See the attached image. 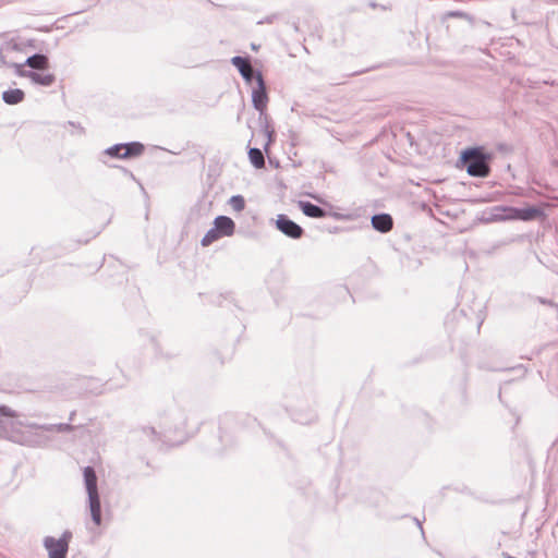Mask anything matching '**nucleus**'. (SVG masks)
Masks as SVG:
<instances>
[{
  "label": "nucleus",
  "instance_id": "1",
  "mask_svg": "<svg viewBox=\"0 0 558 558\" xmlns=\"http://www.w3.org/2000/svg\"><path fill=\"white\" fill-rule=\"evenodd\" d=\"M38 424L21 420V415L7 405H0V438L25 446H43L48 438L38 432Z\"/></svg>",
  "mask_w": 558,
  "mask_h": 558
},
{
  "label": "nucleus",
  "instance_id": "2",
  "mask_svg": "<svg viewBox=\"0 0 558 558\" xmlns=\"http://www.w3.org/2000/svg\"><path fill=\"white\" fill-rule=\"evenodd\" d=\"M14 51H16L14 46H10V45L7 46L2 50V59L4 60V62H8L9 64L14 65V72L17 76L26 77L33 84L40 85V86H51L54 83L56 77L51 73H39V72L32 71V70L21 69L20 61L13 60L10 56Z\"/></svg>",
  "mask_w": 558,
  "mask_h": 558
},
{
  "label": "nucleus",
  "instance_id": "3",
  "mask_svg": "<svg viewBox=\"0 0 558 558\" xmlns=\"http://www.w3.org/2000/svg\"><path fill=\"white\" fill-rule=\"evenodd\" d=\"M84 482L88 495V507L92 520L96 525L101 523L100 499L97 488V476L92 466L84 469Z\"/></svg>",
  "mask_w": 558,
  "mask_h": 558
},
{
  "label": "nucleus",
  "instance_id": "4",
  "mask_svg": "<svg viewBox=\"0 0 558 558\" xmlns=\"http://www.w3.org/2000/svg\"><path fill=\"white\" fill-rule=\"evenodd\" d=\"M461 160L466 167V172L472 177L484 178L489 173V166L487 163V157L478 149L472 148L465 150Z\"/></svg>",
  "mask_w": 558,
  "mask_h": 558
},
{
  "label": "nucleus",
  "instance_id": "5",
  "mask_svg": "<svg viewBox=\"0 0 558 558\" xmlns=\"http://www.w3.org/2000/svg\"><path fill=\"white\" fill-rule=\"evenodd\" d=\"M71 537L72 534L69 531H65L58 539L52 536L45 537L44 546L48 551L49 558H65Z\"/></svg>",
  "mask_w": 558,
  "mask_h": 558
},
{
  "label": "nucleus",
  "instance_id": "6",
  "mask_svg": "<svg viewBox=\"0 0 558 558\" xmlns=\"http://www.w3.org/2000/svg\"><path fill=\"white\" fill-rule=\"evenodd\" d=\"M257 87L252 92V102L254 108L263 113L266 110L268 97L266 93L265 83L260 72L256 74Z\"/></svg>",
  "mask_w": 558,
  "mask_h": 558
},
{
  "label": "nucleus",
  "instance_id": "7",
  "mask_svg": "<svg viewBox=\"0 0 558 558\" xmlns=\"http://www.w3.org/2000/svg\"><path fill=\"white\" fill-rule=\"evenodd\" d=\"M276 226L283 234L292 239H300L303 234V229L286 215L278 216Z\"/></svg>",
  "mask_w": 558,
  "mask_h": 558
},
{
  "label": "nucleus",
  "instance_id": "8",
  "mask_svg": "<svg viewBox=\"0 0 558 558\" xmlns=\"http://www.w3.org/2000/svg\"><path fill=\"white\" fill-rule=\"evenodd\" d=\"M214 227L221 234V236H231L235 231L234 221L227 216H218L214 220Z\"/></svg>",
  "mask_w": 558,
  "mask_h": 558
},
{
  "label": "nucleus",
  "instance_id": "9",
  "mask_svg": "<svg viewBox=\"0 0 558 558\" xmlns=\"http://www.w3.org/2000/svg\"><path fill=\"white\" fill-rule=\"evenodd\" d=\"M231 63L239 70L245 81L251 82L253 80L254 71L247 59L236 56L231 59Z\"/></svg>",
  "mask_w": 558,
  "mask_h": 558
},
{
  "label": "nucleus",
  "instance_id": "10",
  "mask_svg": "<svg viewBox=\"0 0 558 558\" xmlns=\"http://www.w3.org/2000/svg\"><path fill=\"white\" fill-rule=\"evenodd\" d=\"M160 432H159V435H158V439H161V437L163 438V441L165 442H168V444H171V445H174L177 442H181L182 440H175L174 438L171 437V428L167 425H160ZM143 432L145 434H147V436L151 439V440H155L157 439V432L154 427H147V428H144Z\"/></svg>",
  "mask_w": 558,
  "mask_h": 558
},
{
  "label": "nucleus",
  "instance_id": "11",
  "mask_svg": "<svg viewBox=\"0 0 558 558\" xmlns=\"http://www.w3.org/2000/svg\"><path fill=\"white\" fill-rule=\"evenodd\" d=\"M21 69H24L26 65L35 69V70H45L48 68V58L45 54L36 53L31 57L24 59V61H20Z\"/></svg>",
  "mask_w": 558,
  "mask_h": 558
},
{
  "label": "nucleus",
  "instance_id": "12",
  "mask_svg": "<svg viewBox=\"0 0 558 558\" xmlns=\"http://www.w3.org/2000/svg\"><path fill=\"white\" fill-rule=\"evenodd\" d=\"M372 226L379 232H388L392 228V218L388 214H379L372 217Z\"/></svg>",
  "mask_w": 558,
  "mask_h": 558
},
{
  "label": "nucleus",
  "instance_id": "13",
  "mask_svg": "<svg viewBox=\"0 0 558 558\" xmlns=\"http://www.w3.org/2000/svg\"><path fill=\"white\" fill-rule=\"evenodd\" d=\"M513 213L517 215V220L522 221H531L543 216V210L535 206L518 208V210H513Z\"/></svg>",
  "mask_w": 558,
  "mask_h": 558
},
{
  "label": "nucleus",
  "instance_id": "14",
  "mask_svg": "<svg viewBox=\"0 0 558 558\" xmlns=\"http://www.w3.org/2000/svg\"><path fill=\"white\" fill-rule=\"evenodd\" d=\"M299 207L305 216L311 218H323L326 216V211L323 208L310 202L300 201Z\"/></svg>",
  "mask_w": 558,
  "mask_h": 558
},
{
  "label": "nucleus",
  "instance_id": "15",
  "mask_svg": "<svg viewBox=\"0 0 558 558\" xmlns=\"http://www.w3.org/2000/svg\"><path fill=\"white\" fill-rule=\"evenodd\" d=\"M38 432L45 435L48 439L49 437L46 435V433H64V432H71L73 429V426L68 423H60V424H45V425H37Z\"/></svg>",
  "mask_w": 558,
  "mask_h": 558
},
{
  "label": "nucleus",
  "instance_id": "16",
  "mask_svg": "<svg viewBox=\"0 0 558 558\" xmlns=\"http://www.w3.org/2000/svg\"><path fill=\"white\" fill-rule=\"evenodd\" d=\"M24 92L20 88L8 89L2 93V99L8 105H17L24 99Z\"/></svg>",
  "mask_w": 558,
  "mask_h": 558
},
{
  "label": "nucleus",
  "instance_id": "17",
  "mask_svg": "<svg viewBox=\"0 0 558 558\" xmlns=\"http://www.w3.org/2000/svg\"><path fill=\"white\" fill-rule=\"evenodd\" d=\"M14 46L15 50L14 52H12L10 56L13 60H19V61H24V58L22 56L23 53V49L15 43H12V41H8L5 44H3L1 47H0V62L2 63V65L7 66V68H12L14 69V65L12 64H9L8 62H4V60L2 59V50L7 47V46Z\"/></svg>",
  "mask_w": 558,
  "mask_h": 558
},
{
  "label": "nucleus",
  "instance_id": "18",
  "mask_svg": "<svg viewBox=\"0 0 558 558\" xmlns=\"http://www.w3.org/2000/svg\"><path fill=\"white\" fill-rule=\"evenodd\" d=\"M144 151V145L138 142H132L129 144H124V151L122 153V157H134L140 156Z\"/></svg>",
  "mask_w": 558,
  "mask_h": 558
},
{
  "label": "nucleus",
  "instance_id": "19",
  "mask_svg": "<svg viewBox=\"0 0 558 558\" xmlns=\"http://www.w3.org/2000/svg\"><path fill=\"white\" fill-rule=\"evenodd\" d=\"M248 158L256 168H263L265 166L264 155L259 148H251L248 150Z\"/></svg>",
  "mask_w": 558,
  "mask_h": 558
},
{
  "label": "nucleus",
  "instance_id": "20",
  "mask_svg": "<svg viewBox=\"0 0 558 558\" xmlns=\"http://www.w3.org/2000/svg\"><path fill=\"white\" fill-rule=\"evenodd\" d=\"M220 238H222L221 234L213 227L205 233L201 243L203 246H208Z\"/></svg>",
  "mask_w": 558,
  "mask_h": 558
},
{
  "label": "nucleus",
  "instance_id": "21",
  "mask_svg": "<svg viewBox=\"0 0 558 558\" xmlns=\"http://www.w3.org/2000/svg\"><path fill=\"white\" fill-rule=\"evenodd\" d=\"M453 17L464 19V20L469 21L470 23L474 22V17L472 15L468 14L466 12L460 11V10L447 11L442 15V20L453 19Z\"/></svg>",
  "mask_w": 558,
  "mask_h": 558
},
{
  "label": "nucleus",
  "instance_id": "22",
  "mask_svg": "<svg viewBox=\"0 0 558 558\" xmlns=\"http://www.w3.org/2000/svg\"><path fill=\"white\" fill-rule=\"evenodd\" d=\"M229 205L232 207L233 210L240 213L245 207V199L242 195H233L229 199Z\"/></svg>",
  "mask_w": 558,
  "mask_h": 558
},
{
  "label": "nucleus",
  "instance_id": "23",
  "mask_svg": "<svg viewBox=\"0 0 558 558\" xmlns=\"http://www.w3.org/2000/svg\"><path fill=\"white\" fill-rule=\"evenodd\" d=\"M124 151V144H116L106 150V154L110 157L123 158L122 153Z\"/></svg>",
  "mask_w": 558,
  "mask_h": 558
},
{
  "label": "nucleus",
  "instance_id": "24",
  "mask_svg": "<svg viewBox=\"0 0 558 558\" xmlns=\"http://www.w3.org/2000/svg\"><path fill=\"white\" fill-rule=\"evenodd\" d=\"M501 210L505 213L500 218L504 220H517V215L513 210H518L515 207H502Z\"/></svg>",
  "mask_w": 558,
  "mask_h": 558
},
{
  "label": "nucleus",
  "instance_id": "25",
  "mask_svg": "<svg viewBox=\"0 0 558 558\" xmlns=\"http://www.w3.org/2000/svg\"><path fill=\"white\" fill-rule=\"evenodd\" d=\"M266 134H267V136H268V138H269V140H268V143L266 144V146H267V145L270 143V141H271V132L266 131Z\"/></svg>",
  "mask_w": 558,
  "mask_h": 558
}]
</instances>
